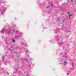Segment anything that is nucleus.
Masks as SVG:
<instances>
[{
	"label": "nucleus",
	"instance_id": "nucleus-1",
	"mask_svg": "<svg viewBox=\"0 0 76 76\" xmlns=\"http://www.w3.org/2000/svg\"><path fill=\"white\" fill-rule=\"evenodd\" d=\"M8 34L9 35L11 34H12V33L13 34L14 33L15 35L16 36V38H17L18 39H19V38H20L22 37H23V33L21 32L19 33L15 28H13L12 31V30L10 29V27L8 28Z\"/></svg>",
	"mask_w": 76,
	"mask_h": 76
},
{
	"label": "nucleus",
	"instance_id": "nucleus-2",
	"mask_svg": "<svg viewBox=\"0 0 76 76\" xmlns=\"http://www.w3.org/2000/svg\"><path fill=\"white\" fill-rule=\"evenodd\" d=\"M27 66H28V67H33L34 65L32 64L31 62H30L29 63L28 62Z\"/></svg>",
	"mask_w": 76,
	"mask_h": 76
},
{
	"label": "nucleus",
	"instance_id": "nucleus-3",
	"mask_svg": "<svg viewBox=\"0 0 76 76\" xmlns=\"http://www.w3.org/2000/svg\"><path fill=\"white\" fill-rule=\"evenodd\" d=\"M5 31L4 29H2L1 31L0 32L2 34H3L4 33V32Z\"/></svg>",
	"mask_w": 76,
	"mask_h": 76
},
{
	"label": "nucleus",
	"instance_id": "nucleus-4",
	"mask_svg": "<svg viewBox=\"0 0 76 76\" xmlns=\"http://www.w3.org/2000/svg\"><path fill=\"white\" fill-rule=\"evenodd\" d=\"M39 4H40V5H39ZM39 6H42V7H44V4H40V3H39Z\"/></svg>",
	"mask_w": 76,
	"mask_h": 76
},
{
	"label": "nucleus",
	"instance_id": "nucleus-5",
	"mask_svg": "<svg viewBox=\"0 0 76 76\" xmlns=\"http://www.w3.org/2000/svg\"><path fill=\"white\" fill-rule=\"evenodd\" d=\"M24 50H25V51L26 52V53H28V49L27 48H24Z\"/></svg>",
	"mask_w": 76,
	"mask_h": 76
},
{
	"label": "nucleus",
	"instance_id": "nucleus-6",
	"mask_svg": "<svg viewBox=\"0 0 76 76\" xmlns=\"http://www.w3.org/2000/svg\"><path fill=\"white\" fill-rule=\"evenodd\" d=\"M20 44H21V45H26V43H23V42L21 43Z\"/></svg>",
	"mask_w": 76,
	"mask_h": 76
},
{
	"label": "nucleus",
	"instance_id": "nucleus-7",
	"mask_svg": "<svg viewBox=\"0 0 76 76\" xmlns=\"http://www.w3.org/2000/svg\"><path fill=\"white\" fill-rule=\"evenodd\" d=\"M66 2H64V4H62V6H66Z\"/></svg>",
	"mask_w": 76,
	"mask_h": 76
},
{
	"label": "nucleus",
	"instance_id": "nucleus-8",
	"mask_svg": "<svg viewBox=\"0 0 76 76\" xmlns=\"http://www.w3.org/2000/svg\"><path fill=\"white\" fill-rule=\"evenodd\" d=\"M5 12V9H4V12H1V14L2 15H3V14H4V13Z\"/></svg>",
	"mask_w": 76,
	"mask_h": 76
},
{
	"label": "nucleus",
	"instance_id": "nucleus-9",
	"mask_svg": "<svg viewBox=\"0 0 76 76\" xmlns=\"http://www.w3.org/2000/svg\"><path fill=\"white\" fill-rule=\"evenodd\" d=\"M25 61H28V59L26 58H25Z\"/></svg>",
	"mask_w": 76,
	"mask_h": 76
},
{
	"label": "nucleus",
	"instance_id": "nucleus-10",
	"mask_svg": "<svg viewBox=\"0 0 76 76\" xmlns=\"http://www.w3.org/2000/svg\"><path fill=\"white\" fill-rule=\"evenodd\" d=\"M72 16V14H69V18H70V16Z\"/></svg>",
	"mask_w": 76,
	"mask_h": 76
},
{
	"label": "nucleus",
	"instance_id": "nucleus-11",
	"mask_svg": "<svg viewBox=\"0 0 76 76\" xmlns=\"http://www.w3.org/2000/svg\"><path fill=\"white\" fill-rule=\"evenodd\" d=\"M12 41L13 42H15V39H12Z\"/></svg>",
	"mask_w": 76,
	"mask_h": 76
},
{
	"label": "nucleus",
	"instance_id": "nucleus-12",
	"mask_svg": "<svg viewBox=\"0 0 76 76\" xmlns=\"http://www.w3.org/2000/svg\"><path fill=\"white\" fill-rule=\"evenodd\" d=\"M20 68V69H22V66H21L20 67H18V68Z\"/></svg>",
	"mask_w": 76,
	"mask_h": 76
},
{
	"label": "nucleus",
	"instance_id": "nucleus-13",
	"mask_svg": "<svg viewBox=\"0 0 76 76\" xmlns=\"http://www.w3.org/2000/svg\"><path fill=\"white\" fill-rule=\"evenodd\" d=\"M64 63L65 64H64V65H65V64H66V63H67V62L65 61H64Z\"/></svg>",
	"mask_w": 76,
	"mask_h": 76
},
{
	"label": "nucleus",
	"instance_id": "nucleus-14",
	"mask_svg": "<svg viewBox=\"0 0 76 76\" xmlns=\"http://www.w3.org/2000/svg\"><path fill=\"white\" fill-rule=\"evenodd\" d=\"M17 72H14L13 73L14 75H15V74H16Z\"/></svg>",
	"mask_w": 76,
	"mask_h": 76
},
{
	"label": "nucleus",
	"instance_id": "nucleus-15",
	"mask_svg": "<svg viewBox=\"0 0 76 76\" xmlns=\"http://www.w3.org/2000/svg\"><path fill=\"white\" fill-rule=\"evenodd\" d=\"M69 14H70V12H68L67 13V14H68V15H69Z\"/></svg>",
	"mask_w": 76,
	"mask_h": 76
},
{
	"label": "nucleus",
	"instance_id": "nucleus-16",
	"mask_svg": "<svg viewBox=\"0 0 76 76\" xmlns=\"http://www.w3.org/2000/svg\"><path fill=\"white\" fill-rule=\"evenodd\" d=\"M2 58H3L4 59V56H2Z\"/></svg>",
	"mask_w": 76,
	"mask_h": 76
},
{
	"label": "nucleus",
	"instance_id": "nucleus-17",
	"mask_svg": "<svg viewBox=\"0 0 76 76\" xmlns=\"http://www.w3.org/2000/svg\"><path fill=\"white\" fill-rule=\"evenodd\" d=\"M26 47H28V45H27V44H26Z\"/></svg>",
	"mask_w": 76,
	"mask_h": 76
},
{
	"label": "nucleus",
	"instance_id": "nucleus-18",
	"mask_svg": "<svg viewBox=\"0 0 76 76\" xmlns=\"http://www.w3.org/2000/svg\"><path fill=\"white\" fill-rule=\"evenodd\" d=\"M47 27H46V28H44V27H43V29H47Z\"/></svg>",
	"mask_w": 76,
	"mask_h": 76
},
{
	"label": "nucleus",
	"instance_id": "nucleus-19",
	"mask_svg": "<svg viewBox=\"0 0 76 76\" xmlns=\"http://www.w3.org/2000/svg\"><path fill=\"white\" fill-rule=\"evenodd\" d=\"M2 3H3V4H4V1H2Z\"/></svg>",
	"mask_w": 76,
	"mask_h": 76
},
{
	"label": "nucleus",
	"instance_id": "nucleus-20",
	"mask_svg": "<svg viewBox=\"0 0 76 76\" xmlns=\"http://www.w3.org/2000/svg\"><path fill=\"white\" fill-rule=\"evenodd\" d=\"M62 22H63V23H64V20H63L62 21Z\"/></svg>",
	"mask_w": 76,
	"mask_h": 76
},
{
	"label": "nucleus",
	"instance_id": "nucleus-21",
	"mask_svg": "<svg viewBox=\"0 0 76 76\" xmlns=\"http://www.w3.org/2000/svg\"><path fill=\"white\" fill-rule=\"evenodd\" d=\"M25 74H23V75H22V76H25Z\"/></svg>",
	"mask_w": 76,
	"mask_h": 76
},
{
	"label": "nucleus",
	"instance_id": "nucleus-22",
	"mask_svg": "<svg viewBox=\"0 0 76 76\" xmlns=\"http://www.w3.org/2000/svg\"><path fill=\"white\" fill-rule=\"evenodd\" d=\"M16 71H18V69H16Z\"/></svg>",
	"mask_w": 76,
	"mask_h": 76
},
{
	"label": "nucleus",
	"instance_id": "nucleus-23",
	"mask_svg": "<svg viewBox=\"0 0 76 76\" xmlns=\"http://www.w3.org/2000/svg\"><path fill=\"white\" fill-rule=\"evenodd\" d=\"M69 73H67L66 74V75H69Z\"/></svg>",
	"mask_w": 76,
	"mask_h": 76
},
{
	"label": "nucleus",
	"instance_id": "nucleus-24",
	"mask_svg": "<svg viewBox=\"0 0 76 76\" xmlns=\"http://www.w3.org/2000/svg\"><path fill=\"white\" fill-rule=\"evenodd\" d=\"M4 59H2V61H4Z\"/></svg>",
	"mask_w": 76,
	"mask_h": 76
},
{
	"label": "nucleus",
	"instance_id": "nucleus-25",
	"mask_svg": "<svg viewBox=\"0 0 76 76\" xmlns=\"http://www.w3.org/2000/svg\"><path fill=\"white\" fill-rule=\"evenodd\" d=\"M71 1H72H72H73V0H71Z\"/></svg>",
	"mask_w": 76,
	"mask_h": 76
},
{
	"label": "nucleus",
	"instance_id": "nucleus-26",
	"mask_svg": "<svg viewBox=\"0 0 76 76\" xmlns=\"http://www.w3.org/2000/svg\"><path fill=\"white\" fill-rule=\"evenodd\" d=\"M67 32H68V33H69V32H70V31H67Z\"/></svg>",
	"mask_w": 76,
	"mask_h": 76
},
{
	"label": "nucleus",
	"instance_id": "nucleus-27",
	"mask_svg": "<svg viewBox=\"0 0 76 76\" xmlns=\"http://www.w3.org/2000/svg\"><path fill=\"white\" fill-rule=\"evenodd\" d=\"M6 48H7V46H6Z\"/></svg>",
	"mask_w": 76,
	"mask_h": 76
},
{
	"label": "nucleus",
	"instance_id": "nucleus-28",
	"mask_svg": "<svg viewBox=\"0 0 76 76\" xmlns=\"http://www.w3.org/2000/svg\"><path fill=\"white\" fill-rule=\"evenodd\" d=\"M7 74L8 75H9V73H7Z\"/></svg>",
	"mask_w": 76,
	"mask_h": 76
},
{
	"label": "nucleus",
	"instance_id": "nucleus-29",
	"mask_svg": "<svg viewBox=\"0 0 76 76\" xmlns=\"http://www.w3.org/2000/svg\"><path fill=\"white\" fill-rule=\"evenodd\" d=\"M59 43L61 44V42H60Z\"/></svg>",
	"mask_w": 76,
	"mask_h": 76
},
{
	"label": "nucleus",
	"instance_id": "nucleus-30",
	"mask_svg": "<svg viewBox=\"0 0 76 76\" xmlns=\"http://www.w3.org/2000/svg\"><path fill=\"white\" fill-rule=\"evenodd\" d=\"M11 53H12V52L11 51Z\"/></svg>",
	"mask_w": 76,
	"mask_h": 76
},
{
	"label": "nucleus",
	"instance_id": "nucleus-31",
	"mask_svg": "<svg viewBox=\"0 0 76 76\" xmlns=\"http://www.w3.org/2000/svg\"><path fill=\"white\" fill-rule=\"evenodd\" d=\"M60 54H61V53H60Z\"/></svg>",
	"mask_w": 76,
	"mask_h": 76
},
{
	"label": "nucleus",
	"instance_id": "nucleus-32",
	"mask_svg": "<svg viewBox=\"0 0 76 76\" xmlns=\"http://www.w3.org/2000/svg\"><path fill=\"white\" fill-rule=\"evenodd\" d=\"M66 18H68V17H67V16H66Z\"/></svg>",
	"mask_w": 76,
	"mask_h": 76
},
{
	"label": "nucleus",
	"instance_id": "nucleus-33",
	"mask_svg": "<svg viewBox=\"0 0 76 76\" xmlns=\"http://www.w3.org/2000/svg\"><path fill=\"white\" fill-rule=\"evenodd\" d=\"M63 57H64V56H63Z\"/></svg>",
	"mask_w": 76,
	"mask_h": 76
},
{
	"label": "nucleus",
	"instance_id": "nucleus-34",
	"mask_svg": "<svg viewBox=\"0 0 76 76\" xmlns=\"http://www.w3.org/2000/svg\"><path fill=\"white\" fill-rule=\"evenodd\" d=\"M15 76H16V75H15Z\"/></svg>",
	"mask_w": 76,
	"mask_h": 76
},
{
	"label": "nucleus",
	"instance_id": "nucleus-35",
	"mask_svg": "<svg viewBox=\"0 0 76 76\" xmlns=\"http://www.w3.org/2000/svg\"><path fill=\"white\" fill-rule=\"evenodd\" d=\"M76 10L75 11V12H76Z\"/></svg>",
	"mask_w": 76,
	"mask_h": 76
},
{
	"label": "nucleus",
	"instance_id": "nucleus-36",
	"mask_svg": "<svg viewBox=\"0 0 76 76\" xmlns=\"http://www.w3.org/2000/svg\"><path fill=\"white\" fill-rule=\"evenodd\" d=\"M42 26H43V25H42Z\"/></svg>",
	"mask_w": 76,
	"mask_h": 76
},
{
	"label": "nucleus",
	"instance_id": "nucleus-37",
	"mask_svg": "<svg viewBox=\"0 0 76 76\" xmlns=\"http://www.w3.org/2000/svg\"><path fill=\"white\" fill-rule=\"evenodd\" d=\"M65 61H66V60H65Z\"/></svg>",
	"mask_w": 76,
	"mask_h": 76
},
{
	"label": "nucleus",
	"instance_id": "nucleus-38",
	"mask_svg": "<svg viewBox=\"0 0 76 76\" xmlns=\"http://www.w3.org/2000/svg\"><path fill=\"white\" fill-rule=\"evenodd\" d=\"M12 76H13V75Z\"/></svg>",
	"mask_w": 76,
	"mask_h": 76
}]
</instances>
